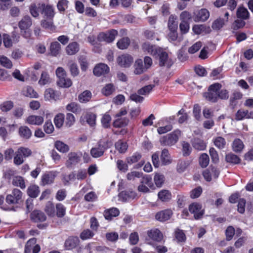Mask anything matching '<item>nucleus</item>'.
I'll use <instances>...</instances> for the list:
<instances>
[{
    "label": "nucleus",
    "mask_w": 253,
    "mask_h": 253,
    "mask_svg": "<svg viewBox=\"0 0 253 253\" xmlns=\"http://www.w3.org/2000/svg\"><path fill=\"white\" fill-rule=\"evenodd\" d=\"M32 24V21L31 17L29 15L24 16L22 19L19 22L18 26L21 30V33L23 31L25 33L24 37H28L30 36V34L28 32H27L28 29H29Z\"/></svg>",
    "instance_id": "nucleus-8"
},
{
    "label": "nucleus",
    "mask_w": 253,
    "mask_h": 253,
    "mask_svg": "<svg viewBox=\"0 0 253 253\" xmlns=\"http://www.w3.org/2000/svg\"><path fill=\"white\" fill-rule=\"evenodd\" d=\"M65 115L63 113L57 114L54 118V123L57 128H61L64 123Z\"/></svg>",
    "instance_id": "nucleus-49"
},
{
    "label": "nucleus",
    "mask_w": 253,
    "mask_h": 253,
    "mask_svg": "<svg viewBox=\"0 0 253 253\" xmlns=\"http://www.w3.org/2000/svg\"><path fill=\"white\" fill-rule=\"evenodd\" d=\"M225 161L227 163L233 165H236L241 163V159L237 155L230 153L226 155Z\"/></svg>",
    "instance_id": "nucleus-36"
},
{
    "label": "nucleus",
    "mask_w": 253,
    "mask_h": 253,
    "mask_svg": "<svg viewBox=\"0 0 253 253\" xmlns=\"http://www.w3.org/2000/svg\"><path fill=\"white\" fill-rule=\"evenodd\" d=\"M110 68L108 66L104 63H99L94 67L93 73L97 77L104 76L109 73Z\"/></svg>",
    "instance_id": "nucleus-11"
},
{
    "label": "nucleus",
    "mask_w": 253,
    "mask_h": 253,
    "mask_svg": "<svg viewBox=\"0 0 253 253\" xmlns=\"http://www.w3.org/2000/svg\"><path fill=\"white\" fill-rule=\"evenodd\" d=\"M43 118L40 116L30 115L26 119V123L32 125H41L43 122Z\"/></svg>",
    "instance_id": "nucleus-24"
},
{
    "label": "nucleus",
    "mask_w": 253,
    "mask_h": 253,
    "mask_svg": "<svg viewBox=\"0 0 253 253\" xmlns=\"http://www.w3.org/2000/svg\"><path fill=\"white\" fill-rule=\"evenodd\" d=\"M115 90V87L113 84H106L102 89L101 93L106 96L111 95Z\"/></svg>",
    "instance_id": "nucleus-42"
},
{
    "label": "nucleus",
    "mask_w": 253,
    "mask_h": 253,
    "mask_svg": "<svg viewBox=\"0 0 253 253\" xmlns=\"http://www.w3.org/2000/svg\"><path fill=\"white\" fill-rule=\"evenodd\" d=\"M116 149L120 153H125L128 148V144L126 141L123 140H119L115 144Z\"/></svg>",
    "instance_id": "nucleus-38"
},
{
    "label": "nucleus",
    "mask_w": 253,
    "mask_h": 253,
    "mask_svg": "<svg viewBox=\"0 0 253 253\" xmlns=\"http://www.w3.org/2000/svg\"><path fill=\"white\" fill-rule=\"evenodd\" d=\"M142 48L143 51L147 52L154 57H156L158 53L160 51V47H156L149 42H144L142 45Z\"/></svg>",
    "instance_id": "nucleus-18"
},
{
    "label": "nucleus",
    "mask_w": 253,
    "mask_h": 253,
    "mask_svg": "<svg viewBox=\"0 0 253 253\" xmlns=\"http://www.w3.org/2000/svg\"><path fill=\"white\" fill-rule=\"evenodd\" d=\"M221 84L219 83H214L209 86L208 92L203 94V97L208 101L215 103L218 101V91L220 90Z\"/></svg>",
    "instance_id": "nucleus-3"
},
{
    "label": "nucleus",
    "mask_w": 253,
    "mask_h": 253,
    "mask_svg": "<svg viewBox=\"0 0 253 253\" xmlns=\"http://www.w3.org/2000/svg\"><path fill=\"white\" fill-rule=\"evenodd\" d=\"M44 211L49 217L55 216V206L53 202L49 201L45 203Z\"/></svg>",
    "instance_id": "nucleus-25"
},
{
    "label": "nucleus",
    "mask_w": 253,
    "mask_h": 253,
    "mask_svg": "<svg viewBox=\"0 0 253 253\" xmlns=\"http://www.w3.org/2000/svg\"><path fill=\"white\" fill-rule=\"evenodd\" d=\"M57 84L61 87L68 88L72 85V82L69 78L64 77L57 81Z\"/></svg>",
    "instance_id": "nucleus-53"
},
{
    "label": "nucleus",
    "mask_w": 253,
    "mask_h": 253,
    "mask_svg": "<svg viewBox=\"0 0 253 253\" xmlns=\"http://www.w3.org/2000/svg\"><path fill=\"white\" fill-rule=\"evenodd\" d=\"M237 17L243 20H248L250 18V13L248 9L243 6H240L236 11Z\"/></svg>",
    "instance_id": "nucleus-26"
},
{
    "label": "nucleus",
    "mask_w": 253,
    "mask_h": 253,
    "mask_svg": "<svg viewBox=\"0 0 253 253\" xmlns=\"http://www.w3.org/2000/svg\"><path fill=\"white\" fill-rule=\"evenodd\" d=\"M246 22L245 20L242 19H239L235 20L232 25V29L233 30V33H235V31L239 29H242L245 27Z\"/></svg>",
    "instance_id": "nucleus-45"
},
{
    "label": "nucleus",
    "mask_w": 253,
    "mask_h": 253,
    "mask_svg": "<svg viewBox=\"0 0 253 253\" xmlns=\"http://www.w3.org/2000/svg\"><path fill=\"white\" fill-rule=\"evenodd\" d=\"M0 64L2 66L8 69H10L12 67V62L4 56H0Z\"/></svg>",
    "instance_id": "nucleus-64"
},
{
    "label": "nucleus",
    "mask_w": 253,
    "mask_h": 253,
    "mask_svg": "<svg viewBox=\"0 0 253 253\" xmlns=\"http://www.w3.org/2000/svg\"><path fill=\"white\" fill-rule=\"evenodd\" d=\"M130 44V40L128 37H123L120 39L117 42V47L122 50L128 48Z\"/></svg>",
    "instance_id": "nucleus-34"
},
{
    "label": "nucleus",
    "mask_w": 253,
    "mask_h": 253,
    "mask_svg": "<svg viewBox=\"0 0 253 253\" xmlns=\"http://www.w3.org/2000/svg\"><path fill=\"white\" fill-rule=\"evenodd\" d=\"M117 63L119 66L122 67H128L133 62L132 57L128 54H123L117 59Z\"/></svg>",
    "instance_id": "nucleus-13"
},
{
    "label": "nucleus",
    "mask_w": 253,
    "mask_h": 253,
    "mask_svg": "<svg viewBox=\"0 0 253 253\" xmlns=\"http://www.w3.org/2000/svg\"><path fill=\"white\" fill-rule=\"evenodd\" d=\"M94 233L89 229L84 230L80 234V237L82 240H85L92 238Z\"/></svg>",
    "instance_id": "nucleus-55"
},
{
    "label": "nucleus",
    "mask_w": 253,
    "mask_h": 253,
    "mask_svg": "<svg viewBox=\"0 0 253 253\" xmlns=\"http://www.w3.org/2000/svg\"><path fill=\"white\" fill-rule=\"evenodd\" d=\"M56 176V175L53 171H48L45 172L42 176V185L44 186L53 183Z\"/></svg>",
    "instance_id": "nucleus-17"
},
{
    "label": "nucleus",
    "mask_w": 253,
    "mask_h": 253,
    "mask_svg": "<svg viewBox=\"0 0 253 253\" xmlns=\"http://www.w3.org/2000/svg\"><path fill=\"white\" fill-rule=\"evenodd\" d=\"M80 49V44L76 42H73L69 43L66 47L65 51L67 54L74 55L79 51Z\"/></svg>",
    "instance_id": "nucleus-22"
},
{
    "label": "nucleus",
    "mask_w": 253,
    "mask_h": 253,
    "mask_svg": "<svg viewBox=\"0 0 253 253\" xmlns=\"http://www.w3.org/2000/svg\"><path fill=\"white\" fill-rule=\"evenodd\" d=\"M105 151L99 146L98 143L96 147H93L90 150V154L92 157L97 158L102 156Z\"/></svg>",
    "instance_id": "nucleus-40"
},
{
    "label": "nucleus",
    "mask_w": 253,
    "mask_h": 253,
    "mask_svg": "<svg viewBox=\"0 0 253 253\" xmlns=\"http://www.w3.org/2000/svg\"><path fill=\"white\" fill-rule=\"evenodd\" d=\"M142 158L141 153L138 152L134 153L131 156L126 158V161L129 165L138 162Z\"/></svg>",
    "instance_id": "nucleus-47"
},
{
    "label": "nucleus",
    "mask_w": 253,
    "mask_h": 253,
    "mask_svg": "<svg viewBox=\"0 0 253 253\" xmlns=\"http://www.w3.org/2000/svg\"><path fill=\"white\" fill-rule=\"evenodd\" d=\"M155 87L154 84H149L145 85L137 90L138 94L145 95L149 93Z\"/></svg>",
    "instance_id": "nucleus-60"
},
{
    "label": "nucleus",
    "mask_w": 253,
    "mask_h": 253,
    "mask_svg": "<svg viewBox=\"0 0 253 253\" xmlns=\"http://www.w3.org/2000/svg\"><path fill=\"white\" fill-rule=\"evenodd\" d=\"M172 211L170 209H166L158 212L155 215L156 219L161 222L166 221L171 217Z\"/></svg>",
    "instance_id": "nucleus-15"
},
{
    "label": "nucleus",
    "mask_w": 253,
    "mask_h": 253,
    "mask_svg": "<svg viewBox=\"0 0 253 253\" xmlns=\"http://www.w3.org/2000/svg\"><path fill=\"white\" fill-rule=\"evenodd\" d=\"M181 134V131L177 129L164 136L162 142L164 145L172 146L174 145L178 140L179 136Z\"/></svg>",
    "instance_id": "nucleus-5"
},
{
    "label": "nucleus",
    "mask_w": 253,
    "mask_h": 253,
    "mask_svg": "<svg viewBox=\"0 0 253 253\" xmlns=\"http://www.w3.org/2000/svg\"><path fill=\"white\" fill-rule=\"evenodd\" d=\"M118 32L117 30L111 29L105 32H101L99 33L97 36V39L99 42H105L106 43H111L115 39L118 35Z\"/></svg>",
    "instance_id": "nucleus-4"
},
{
    "label": "nucleus",
    "mask_w": 253,
    "mask_h": 253,
    "mask_svg": "<svg viewBox=\"0 0 253 253\" xmlns=\"http://www.w3.org/2000/svg\"><path fill=\"white\" fill-rule=\"evenodd\" d=\"M129 122V119L126 117L118 118L113 121L112 125L115 128L124 127L128 125Z\"/></svg>",
    "instance_id": "nucleus-28"
},
{
    "label": "nucleus",
    "mask_w": 253,
    "mask_h": 253,
    "mask_svg": "<svg viewBox=\"0 0 253 253\" xmlns=\"http://www.w3.org/2000/svg\"><path fill=\"white\" fill-rule=\"evenodd\" d=\"M201 204L194 202L189 206V211L192 214H194V217L196 220H199L203 218L205 211L202 210Z\"/></svg>",
    "instance_id": "nucleus-6"
},
{
    "label": "nucleus",
    "mask_w": 253,
    "mask_h": 253,
    "mask_svg": "<svg viewBox=\"0 0 253 253\" xmlns=\"http://www.w3.org/2000/svg\"><path fill=\"white\" fill-rule=\"evenodd\" d=\"M182 151L184 156H188L191 153L192 148L189 143L186 141H183L182 142Z\"/></svg>",
    "instance_id": "nucleus-59"
},
{
    "label": "nucleus",
    "mask_w": 253,
    "mask_h": 253,
    "mask_svg": "<svg viewBox=\"0 0 253 253\" xmlns=\"http://www.w3.org/2000/svg\"><path fill=\"white\" fill-rule=\"evenodd\" d=\"M55 147L60 152L66 153L69 151V147L68 145L62 141L58 140L55 142Z\"/></svg>",
    "instance_id": "nucleus-51"
},
{
    "label": "nucleus",
    "mask_w": 253,
    "mask_h": 253,
    "mask_svg": "<svg viewBox=\"0 0 253 253\" xmlns=\"http://www.w3.org/2000/svg\"><path fill=\"white\" fill-rule=\"evenodd\" d=\"M199 164L201 167L206 168L209 164V157L206 153H203L199 158Z\"/></svg>",
    "instance_id": "nucleus-56"
},
{
    "label": "nucleus",
    "mask_w": 253,
    "mask_h": 253,
    "mask_svg": "<svg viewBox=\"0 0 253 253\" xmlns=\"http://www.w3.org/2000/svg\"><path fill=\"white\" fill-rule=\"evenodd\" d=\"M161 160L162 165L166 166L171 163L170 156L168 149H164L161 153Z\"/></svg>",
    "instance_id": "nucleus-37"
},
{
    "label": "nucleus",
    "mask_w": 253,
    "mask_h": 253,
    "mask_svg": "<svg viewBox=\"0 0 253 253\" xmlns=\"http://www.w3.org/2000/svg\"><path fill=\"white\" fill-rule=\"evenodd\" d=\"M158 199L163 202H167L171 199L172 195L170 191L166 189H163L158 193Z\"/></svg>",
    "instance_id": "nucleus-27"
},
{
    "label": "nucleus",
    "mask_w": 253,
    "mask_h": 253,
    "mask_svg": "<svg viewBox=\"0 0 253 253\" xmlns=\"http://www.w3.org/2000/svg\"><path fill=\"white\" fill-rule=\"evenodd\" d=\"M75 117L73 114L68 113L66 114L65 118V125L67 127H71L75 122Z\"/></svg>",
    "instance_id": "nucleus-63"
},
{
    "label": "nucleus",
    "mask_w": 253,
    "mask_h": 253,
    "mask_svg": "<svg viewBox=\"0 0 253 253\" xmlns=\"http://www.w3.org/2000/svg\"><path fill=\"white\" fill-rule=\"evenodd\" d=\"M80 244V240L77 236H70L65 241L64 248L67 250L76 248Z\"/></svg>",
    "instance_id": "nucleus-14"
},
{
    "label": "nucleus",
    "mask_w": 253,
    "mask_h": 253,
    "mask_svg": "<svg viewBox=\"0 0 253 253\" xmlns=\"http://www.w3.org/2000/svg\"><path fill=\"white\" fill-rule=\"evenodd\" d=\"M174 237L177 242H185L186 240V235L182 230L177 228L174 232Z\"/></svg>",
    "instance_id": "nucleus-50"
},
{
    "label": "nucleus",
    "mask_w": 253,
    "mask_h": 253,
    "mask_svg": "<svg viewBox=\"0 0 253 253\" xmlns=\"http://www.w3.org/2000/svg\"><path fill=\"white\" fill-rule=\"evenodd\" d=\"M111 120L112 118L109 114L107 113L104 114L101 119V123L102 127L104 128H110L111 127Z\"/></svg>",
    "instance_id": "nucleus-44"
},
{
    "label": "nucleus",
    "mask_w": 253,
    "mask_h": 253,
    "mask_svg": "<svg viewBox=\"0 0 253 253\" xmlns=\"http://www.w3.org/2000/svg\"><path fill=\"white\" fill-rule=\"evenodd\" d=\"M55 216L58 218H62L66 213V208L65 206L61 203H58L55 205Z\"/></svg>",
    "instance_id": "nucleus-33"
},
{
    "label": "nucleus",
    "mask_w": 253,
    "mask_h": 253,
    "mask_svg": "<svg viewBox=\"0 0 253 253\" xmlns=\"http://www.w3.org/2000/svg\"><path fill=\"white\" fill-rule=\"evenodd\" d=\"M27 193L30 198H36L40 193V188L35 184L30 185L27 188Z\"/></svg>",
    "instance_id": "nucleus-30"
},
{
    "label": "nucleus",
    "mask_w": 253,
    "mask_h": 253,
    "mask_svg": "<svg viewBox=\"0 0 253 253\" xmlns=\"http://www.w3.org/2000/svg\"><path fill=\"white\" fill-rule=\"evenodd\" d=\"M18 133L19 136L24 139H29L31 137L32 134L31 129L26 126H20Z\"/></svg>",
    "instance_id": "nucleus-29"
},
{
    "label": "nucleus",
    "mask_w": 253,
    "mask_h": 253,
    "mask_svg": "<svg viewBox=\"0 0 253 253\" xmlns=\"http://www.w3.org/2000/svg\"><path fill=\"white\" fill-rule=\"evenodd\" d=\"M157 56L159 57V66L163 67L167 66V68H169L173 64L171 60H169V55L167 52L164 51L161 48H160V51L158 53Z\"/></svg>",
    "instance_id": "nucleus-9"
},
{
    "label": "nucleus",
    "mask_w": 253,
    "mask_h": 253,
    "mask_svg": "<svg viewBox=\"0 0 253 253\" xmlns=\"http://www.w3.org/2000/svg\"><path fill=\"white\" fill-rule=\"evenodd\" d=\"M186 197L182 194L177 195L176 203L178 208L181 209L184 207L186 205Z\"/></svg>",
    "instance_id": "nucleus-58"
},
{
    "label": "nucleus",
    "mask_w": 253,
    "mask_h": 253,
    "mask_svg": "<svg viewBox=\"0 0 253 253\" xmlns=\"http://www.w3.org/2000/svg\"><path fill=\"white\" fill-rule=\"evenodd\" d=\"M61 50V45L58 42H54L50 43L49 50L50 54L56 56L59 54Z\"/></svg>",
    "instance_id": "nucleus-39"
},
{
    "label": "nucleus",
    "mask_w": 253,
    "mask_h": 253,
    "mask_svg": "<svg viewBox=\"0 0 253 253\" xmlns=\"http://www.w3.org/2000/svg\"><path fill=\"white\" fill-rule=\"evenodd\" d=\"M29 10L31 14L34 17H38L39 16L40 8H39V3L38 5L36 3H32L29 7Z\"/></svg>",
    "instance_id": "nucleus-61"
},
{
    "label": "nucleus",
    "mask_w": 253,
    "mask_h": 253,
    "mask_svg": "<svg viewBox=\"0 0 253 253\" xmlns=\"http://www.w3.org/2000/svg\"><path fill=\"white\" fill-rule=\"evenodd\" d=\"M120 213V211L118 208L113 207L105 210L104 211L103 215L105 219L110 221L114 217L119 216Z\"/></svg>",
    "instance_id": "nucleus-20"
},
{
    "label": "nucleus",
    "mask_w": 253,
    "mask_h": 253,
    "mask_svg": "<svg viewBox=\"0 0 253 253\" xmlns=\"http://www.w3.org/2000/svg\"><path fill=\"white\" fill-rule=\"evenodd\" d=\"M193 148L198 151L204 150L206 148V144L204 140L200 138H194L192 141Z\"/></svg>",
    "instance_id": "nucleus-32"
},
{
    "label": "nucleus",
    "mask_w": 253,
    "mask_h": 253,
    "mask_svg": "<svg viewBox=\"0 0 253 253\" xmlns=\"http://www.w3.org/2000/svg\"><path fill=\"white\" fill-rule=\"evenodd\" d=\"M232 147L235 152L240 153L244 147V144L240 139L236 138L233 142Z\"/></svg>",
    "instance_id": "nucleus-41"
},
{
    "label": "nucleus",
    "mask_w": 253,
    "mask_h": 253,
    "mask_svg": "<svg viewBox=\"0 0 253 253\" xmlns=\"http://www.w3.org/2000/svg\"><path fill=\"white\" fill-rule=\"evenodd\" d=\"M80 160V157L77 153L70 152L68 154V160L66 163V165L68 168L71 167L73 165L78 164Z\"/></svg>",
    "instance_id": "nucleus-23"
},
{
    "label": "nucleus",
    "mask_w": 253,
    "mask_h": 253,
    "mask_svg": "<svg viewBox=\"0 0 253 253\" xmlns=\"http://www.w3.org/2000/svg\"><path fill=\"white\" fill-rule=\"evenodd\" d=\"M61 93L52 88L46 89L44 93V97L45 100L56 101L59 99Z\"/></svg>",
    "instance_id": "nucleus-10"
},
{
    "label": "nucleus",
    "mask_w": 253,
    "mask_h": 253,
    "mask_svg": "<svg viewBox=\"0 0 253 253\" xmlns=\"http://www.w3.org/2000/svg\"><path fill=\"white\" fill-rule=\"evenodd\" d=\"M30 218L34 222H43L46 220L45 213L40 210H34L30 214Z\"/></svg>",
    "instance_id": "nucleus-16"
},
{
    "label": "nucleus",
    "mask_w": 253,
    "mask_h": 253,
    "mask_svg": "<svg viewBox=\"0 0 253 253\" xmlns=\"http://www.w3.org/2000/svg\"><path fill=\"white\" fill-rule=\"evenodd\" d=\"M12 184L13 186L19 187L22 189L26 188L25 180L21 176L17 175L14 176L12 179Z\"/></svg>",
    "instance_id": "nucleus-35"
},
{
    "label": "nucleus",
    "mask_w": 253,
    "mask_h": 253,
    "mask_svg": "<svg viewBox=\"0 0 253 253\" xmlns=\"http://www.w3.org/2000/svg\"><path fill=\"white\" fill-rule=\"evenodd\" d=\"M253 112H249L248 110L239 109L235 114V120L241 121L245 119H250L253 118Z\"/></svg>",
    "instance_id": "nucleus-19"
},
{
    "label": "nucleus",
    "mask_w": 253,
    "mask_h": 253,
    "mask_svg": "<svg viewBox=\"0 0 253 253\" xmlns=\"http://www.w3.org/2000/svg\"><path fill=\"white\" fill-rule=\"evenodd\" d=\"M210 16L209 11L206 8H202L200 10L194 12L193 18L194 21H205Z\"/></svg>",
    "instance_id": "nucleus-12"
},
{
    "label": "nucleus",
    "mask_w": 253,
    "mask_h": 253,
    "mask_svg": "<svg viewBox=\"0 0 253 253\" xmlns=\"http://www.w3.org/2000/svg\"><path fill=\"white\" fill-rule=\"evenodd\" d=\"M50 83V79L47 72H42L41 77L39 81V84L41 85H44Z\"/></svg>",
    "instance_id": "nucleus-57"
},
{
    "label": "nucleus",
    "mask_w": 253,
    "mask_h": 253,
    "mask_svg": "<svg viewBox=\"0 0 253 253\" xmlns=\"http://www.w3.org/2000/svg\"><path fill=\"white\" fill-rule=\"evenodd\" d=\"M165 180V176L163 174L159 173H156L154 177V181L155 185L158 188L161 187L164 183Z\"/></svg>",
    "instance_id": "nucleus-52"
},
{
    "label": "nucleus",
    "mask_w": 253,
    "mask_h": 253,
    "mask_svg": "<svg viewBox=\"0 0 253 253\" xmlns=\"http://www.w3.org/2000/svg\"><path fill=\"white\" fill-rule=\"evenodd\" d=\"M137 196L136 193L133 190H125L120 192L119 197L122 201L126 202L133 200Z\"/></svg>",
    "instance_id": "nucleus-21"
},
{
    "label": "nucleus",
    "mask_w": 253,
    "mask_h": 253,
    "mask_svg": "<svg viewBox=\"0 0 253 253\" xmlns=\"http://www.w3.org/2000/svg\"><path fill=\"white\" fill-rule=\"evenodd\" d=\"M68 66L69 67L71 74L73 77H76L79 75V70L77 63H76L73 61L71 60L68 62Z\"/></svg>",
    "instance_id": "nucleus-43"
},
{
    "label": "nucleus",
    "mask_w": 253,
    "mask_h": 253,
    "mask_svg": "<svg viewBox=\"0 0 253 253\" xmlns=\"http://www.w3.org/2000/svg\"><path fill=\"white\" fill-rule=\"evenodd\" d=\"M147 241H152L154 242L160 243L164 238V236L162 232L157 228H153L147 231Z\"/></svg>",
    "instance_id": "nucleus-7"
},
{
    "label": "nucleus",
    "mask_w": 253,
    "mask_h": 253,
    "mask_svg": "<svg viewBox=\"0 0 253 253\" xmlns=\"http://www.w3.org/2000/svg\"><path fill=\"white\" fill-rule=\"evenodd\" d=\"M91 96L92 94L90 91L85 90L79 95V101L81 103H86L90 100Z\"/></svg>",
    "instance_id": "nucleus-48"
},
{
    "label": "nucleus",
    "mask_w": 253,
    "mask_h": 253,
    "mask_svg": "<svg viewBox=\"0 0 253 253\" xmlns=\"http://www.w3.org/2000/svg\"><path fill=\"white\" fill-rule=\"evenodd\" d=\"M40 11L43 19L41 21L42 28L53 32L56 27L53 24V18L55 15V9L53 5L44 3H39Z\"/></svg>",
    "instance_id": "nucleus-1"
},
{
    "label": "nucleus",
    "mask_w": 253,
    "mask_h": 253,
    "mask_svg": "<svg viewBox=\"0 0 253 253\" xmlns=\"http://www.w3.org/2000/svg\"><path fill=\"white\" fill-rule=\"evenodd\" d=\"M144 68L143 67V61L141 59H137L135 63L134 73L136 74H141L143 73Z\"/></svg>",
    "instance_id": "nucleus-62"
},
{
    "label": "nucleus",
    "mask_w": 253,
    "mask_h": 253,
    "mask_svg": "<svg viewBox=\"0 0 253 253\" xmlns=\"http://www.w3.org/2000/svg\"><path fill=\"white\" fill-rule=\"evenodd\" d=\"M176 18L173 15H171L169 18L168 26L169 31H177L178 24L176 21Z\"/></svg>",
    "instance_id": "nucleus-46"
},
{
    "label": "nucleus",
    "mask_w": 253,
    "mask_h": 253,
    "mask_svg": "<svg viewBox=\"0 0 253 253\" xmlns=\"http://www.w3.org/2000/svg\"><path fill=\"white\" fill-rule=\"evenodd\" d=\"M67 111L71 112L75 114H80L82 111V108L80 105L76 102H72L66 106Z\"/></svg>",
    "instance_id": "nucleus-31"
},
{
    "label": "nucleus",
    "mask_w": 253,
    "mask_h": 253,
    "mask_svg": "<svg viewBox=\"0 0 253 253\" xmlns=\"http://www.w3.org/2000/svg\"><path fill=\"white\" fill-rule=\"evenodd\" d=\"M22 197V191L17 188H14L10 194L6 195L5 202L10 207V210H14V207H17L23 202Z\"/></svg>",
    "instance_id": "nucleus-2"
},
{
    "label": "nucleus",
    "mask_w": 253,
    "mask_h": 253,
    "mask_svg": "<svg viewBox=\"0 0 253 253\" xmlns=\"http://www.w3.org/2000/svg\"><path fill=\"white\" fill-rule=\"evenodd\" d=\"M24 95L30 98H37L39 97L38 93L34 90V89L30 86H28L26 90L24 91Z\"/></svg>",
    "instance_id": "nucleus-54"
}]
</instances>
